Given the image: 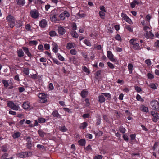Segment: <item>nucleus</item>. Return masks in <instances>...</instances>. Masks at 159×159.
I'll use <instances>...</instances> for the list:
<instances>
[{
    "instance_id": "nucleus-29",
    "label": "nucleus",
    "mask_w": 159,
    "mask_h": 159,
    "mask_svg": "<svg viewBox=\"0 0 159 159\" xmlns=\"http://www.w3.org/2000/svg\"><path fill=\"white\" fill-rule=\"evenodd\" d=\"M38 43V42L36 40L31 41L29 42V44L30 45H36Z\"/></svg>"
},
{
    "instance_id": "nucleus-19",
    "label": "nucleus",
    "mask_w": 159,
    "mask_h": 159,
    "mask_svg": "<svg viewBox=\"0 0 159 159\" xmlns=\"http://www.w3.org/2000/svg\"><path fill=\"white\" fill-rule=\"evenodd\" d=\"M78 143L81 146H84L86 143V141L84 139H81L79 140Z\"/></svg>"
},
{
    "instance_id": "nucleus-54",
    "label": "nucleus",
    "mask_w": 159,
    "mask_h": 159,
    "mask_svg": "<svg viewBox=\"0 0 159 159\" xmlns=\"http://www.w3.org/2000/svg\"><path fill=\"white\" fill-rule=\"evenodd\" d=\"M85 43L88 46H90L91 45L90 42L87 40H85L84 41Z\"/></svg>"
},
{
    "instance_id": "nucleus-5",
    "label": "nucleus",
    "mask_w": 159,
    "mask_h": 159,
    "mask_svg": "<svg viewBox=\"0 0 159 159\" xmlns=\"http://www.w3.org/2000/svg\"><path fill=\"white\" fill-rule=\"evenodd\" d=\"M30 14L31 16L34 19H37L39 16L38 12L36 9L31 10L30 12Z\"/></svg>"
},
{
    "instance_id": "nucleus-12",
    "label": "nucleus",
    "mask_w": 159,
    "mask_h": 159,
    "mask_svg": "<svg viewBox=\"0 0 159 159\" xmlns=\"http://www.w3.org/2000/svg\"><path fill=\"white\" fill-rule=\"evenodd\" d=\"M88 92L87 91L82 90L80 93V95L83 98H85L88 95Z\"/></svg>"
},
{
    "instance_id": "nucleus-41",
    "label": "nucleus",
    "mask_w": 159,
    "mask_h": 159,
    "mask_svg": "<svg viewBox=\"0 0 159 159\" xmlns=\"http://www.w3.org/2000/svg\"><path fill=\"white\" fill-rule=\"evenodd\" d=\"M105 12L100 11L99 12V14L102 18L104 19L103 16L105 15Z\"/></svg>"
},
{
    "instance_id": "nucleus-26",
    "label": "nucleus",
    "mask_w": 159,
    "mask_h": 159,
    "mask_svg": "<svg viewBox=\"0 0 159 159\" xmlns=\"http://www.w3.org/2000/svg\"><path fill=\"white\" fill-rule=\"evenodd\" d=\"M20 133L19 132H16L13 135V137L14 138H16L20 136Z\"/></svg>"
},
{
    "instance_id": "nucleus-45",
    "label": "nucleus",
    "mask_w": 159,
    "mask_h": 159,
    "mask_svg": "<svg viewBox=\"0 0 159 159\" xmlns=\"http://www.w3.org/2000/svg\"><path fill=\"white\" fill-rule=\"evenodd\" d=\"M83 70L86 72L88 73V74L90 73L89 70L85 66H84L83 69Z\"/></svg>"
},
{
    "instance_id": "nucleus-16",
    "label": "nucleus",
    "mask_w": 159,
    "mask_h": 159,
    "mask_svg": "<svg viewBox=\"0 0 159 159\" xmlns=\"http://www.w3.org/2000/svg\"><path fill=\"white\" fill-rule=\"evenodd\" d=\"M141 110L145 112H148V107H145L143 105H141Z\"/></svg>"
},
{
    "instance_id": "nucleus-10",
    "label": "nucleus",
    "mask_w": 159,
    "mask_h": 159,
    "mask_svg": "<svg viewBox=\"0 0 159 159\" xmlns=\"http://www.w3.org/2000/svg\"><path fill=\"white\" fill-rule=\"evenodd\" d=\"M47 25V22L45 19H43L39 22V26L41 28H44Z\"/></svg>"
},
{
    "instance_id": "nucleus-63",
    "label": "nucleus",
    "mask_w": 159,
    "mask_h": 159,
    "mask_svg": "<svg viewBox=\"0 0 159 159\" xmlns=\"http://www.w3.org/2000/svg\"><path fill=\"white\" fill-rule=\"evenodd\" d=\"M89 116V114L88 113L85 114L82 116V117L84 118H88Z\"/></svg>"
},
{
    "instance_id": "nucleus-61",
    "label": "nucleus",
    "mask_w": 159,
    "mask_h": 159,
    "mask_svg": "<svg viewBox=\"0 0 159 159\" xmlns=\"http://www.w3.org/2000/svg\"><path fill=\"white\" fill-rule=\"evenodd\" d=\"M22 23L20 21H19L17 22V24H16L17 27V28H19L22 26Z\"/></svg>"
},
{
    "instance_id": "nucleus-52",
    "label": "nucleus",
    "mask_w": 159,
    "mask_h": 159,
    "mask_svg": "<svg viewBox=\"0 0 159 159\" xmlns=\"http://www.w3.org/2000/svg\"><path fill=\"white\" fill-rule=\"evenodd\" d=\"M70 53L72 55H75L77 53V51L75 50L72 49L70 50Z\"/></svg>"
},
{
    "instance_id": "nucleus-13",
    "label": "nucleus",
    "mask_w": 159,
    "mask_h": 159,
    "mask_svg": "<svg viewBox=\"0 0 159 159\" xmlns=\"http://www.w3.org/2000/svg\"><path fill=\"white\" fill-rule=\"evenodd\" d=\"M18 56L19 57H22L24 56V52L21 49H19L17 51Z\"/></svg>"
},
{
    "instance_id": "nucleus-50",
    "label": "nucleus",
    "mask_w": 159,
    "mask_h": 159,
    "mask_svg": "<svg viewBox=\"0 0 159 159\" xmlns=\"http://www.w3.org/2000/svg\"><path fill=\"white\" fill-rule=\"evenodd\" d=\"M149 86L151 87V88L153 89H157L156 86L154 84H150L149 85Z\"/></svg>"
},
{
    "instance_id": "nucleus-33",
    "label": "nucleus",
    "mask_w": 159,
    "mask_h": 159,
    "mask_svg": "<svg viewBox=\"0 0 159 159\" xmlns=\"http://www.w3.org/2000/svg\"><path fill=\"white\" fill-rule=\"evenodd\" d=\"M140 46L138 43L133 44V48L135 50H138Z\"/></svg>"
},
{
    "instance_id": "nucleus-62",
    "label": "nucleus",
    "mask_w": 159,
    "mask_h": 159,
    "mask_svg": "<svg viewBox=\"0 0 159 159\" xmlns=\"http://www.w3.org/2000/svg\"><path fill=\"white\" fill-rule=\"evenodd\" d=\"M102 157L101 155H98L94 157V159H102Z\"/></svg>"
},
{
    "instance_id": "nucleus-7",
    "label": "nucleus",
    "mask_w": 159,
    "mask_h": 159,
    "mask_svg": "<svg viewBox=\"0 0 159 159\" xmlns=\"http://www.w3.org/2000/svg\"><path fill=\"white\" fill-rule=\"evenodd\" d=\"M58 31L60 34L63 35L66 33V30L64 27L60 26L58 28Z\"/></svg>"
},
{
    "instance_id": "nucleus-34",
    "label": "nucleus",
    "mask_w": 159,
    "mask_h": 159,
    "mask_svg": "<svg viewBox=\"0 0 159 159\" xmlns=\"http://www.w3.org/2000/svg\"><path fill=\"white\" fill-rule=\"evenodd\" d=\"M136 99L140 101L141 102H143L144 101V99L143 98H142L141 97V96L139 94H137V95Z\"/></svg>"
},
{
    "instance_id": "nucleus-4",
    "label": "nucleus",
    "mask_w": 159,
    "mask_h": 159,
    "mask_svg": "<svg viewBox=\"0 0 159 159\" xmlns=\"http://www.w3.org/2000/svg\"><path fill=\"white\" fill-rule=\"evenodd\" d=\"M151 114L153 116V121L155 122L157 121L158 119H159V114L154 111H152L151 112Z\"/></svg>"
},
{
    "instance_id": "nucleus-59",
    "label": "nucleus",
    "mask_w": 159,
    "mask_h": 159,
    "mask_svg": "<svg viewBox=\"0 0 159 159\" xmlns=\"http://www.w3.org/2000/svg\"><path fill=\"white\" fill-rule=\"evenodd\" d=\"M11 109L14 110H18V107L16 105H15V104H14V105H13Z\"/></svg>"
},
{
    "instance_id": "nucleus-18",
    "label": "nucleus",
    "mask_w": 159,
    "mask_h": 159,
    "mask_svg": "<svg viewBox=\"0 0 159 159\" xmlns=\"http://www.w3.org/2000/svg\"><path fill=\"white\" fill-rule=\"evenodd\" d=\"M98 101L100 103H103L105 101V98L104 97V96L103 95H100L98 97Z\"/></svg>"
},
{
    "instance_id": "nucleus-3",
    "label": "nucleus",
    "mask_w": 159,
    "mask_h": 159,
    "mask_svg": "<svg viewBox=\"0 0 159 159\" xmlns=\"http://www.w3.org/2000/svg\"><path fill=\"white\" fill-rule=\"evenodd\" d=\"M151 104L153 109L159 110V103L156 100L152 101Z\"/></svg>"
},
{
    "instance_id": "nucleus-46",
    "label": "nucleus",
    "mask_w": 159,
    "mask_h": 159,
    "mask_svg": "<svg viewBox=\"0 0 159 159\" xmlns=\"http://www.w3.org/2000/svg\"><path fill=\"white\" fill-rule=\"evenodd\" d=\"M135 90L138 92H139L141 91V88L137 86H135L134 87Z\"/></svg>"
},
{
    "instance_id": "nucleus-20",
    "label": "nucleus",
    "mask_w": 159,
    "mask_h": 159,
    "mask_svg": "<svg viewBox=\"0 0 159 159\" xmlns=\"http://www.w3.org/2000/svg\"><path fill=\"white\" fill-rule=\"evenodd\" d=\"M38 132L39 135L42 137H43L46 134V133L40 129L39 130Z\"/></svg>"
},
{
    "instance_id": "nucleus-8",
    "label": "nucleus",
    "mask_w": 159,
    "mask_h": 159,
    "mask_svg": "<svg viewBox=\"0 0 159 159\" xmlns=\"http://www.w3.org/2000/svg\"><path fill=\"white\" fill-rule=\"evenodd\" d=\"M26 140L27 141L26 143L27 148L29 149H30L32 146L31 137L30 136L27 137L26 138Z\"/></svg>"
},
{
    "instance_id": "nucleus-57",
    "label": "nucleus",
    "mask_w": 159,
    "mask_h": 159,
    "mask_svg": "<svg viewBox=\"0 0 159 159\" xmlns=\"http://www.w3.org/2000/svg\"><path fill=\"white\" fill-rule=\"evenodd\" d=\"M125 20L130 24H132V21L128 17Z\"/></svg>"
},
{
    "instance_id": "nucleus-14",
    "label": "nucleus",
    "mask_w": 159,
    "mask_h": 159,
    "mask_svg": "<svg viewBox=\"0 0 159 159\" xmlns=\"http://www.w3.org/2000/svg\"><path fill=\"white\" fill-rule=\"evenodd\" d=\"M52 45L53 46V47L52 49L53 51L55 53H57L58 50V45L56 43H54L52 44Z\"/></svg>"
},
{
    "instance_id": "nucleus-39",
    "label": "nucleus",
    "mask_w": 159,
    "mask_h": 159,
    "mask_svg": "<svg viewBox=\"0 0 159 159\" xmlns=\"http://www.w3.org/2000/svg\"><path fill=\"white\" fill-rule=\"evenodd\" d=\"M46 121V120L43 118H39L38 119V122L40 123H44Z\"/></svg>"
},
{
    "instance_id": "nucleus-21",
    "label": "nucleus",
    "mask_w": 159,
    "mask_h": 159,
    "mask_svg": "<svg viewBox=\"0 0 159 159\" xmlns=\"http://www.w3.org/2000/svg\"><path fill=\"white\" fill-rule=\"evenodd\" d=\"M52 115L54 117L57 118L59 116H61L58 113V111L56 110L53 111L52 113Z\"/></svg>"
},
{
    "instance_id": "nucleus-2",
    "label": "nucleus",
    "mask_w": 159,
    "mask_h": 159,
    "mask_svg": "<svg viewBox=\"0 0 159 159\" xmlns=\"http://www.w3.org/2000/svg\"><path fill=\"white\" fill-rule=\"evenodd\" d=\"M47 95L44 93H40L39 94L38 96L40 98L39 102L41 103H45L47 100L46 98Z\"/></svg>"
},
{
    "instance_id": "nucleus-37",
    "label": "nucleus",
    "mask_w": 159,
    "mask_h": 159,
    "mask_svg": "<svg viewBox=\"0 0 159 159\" xmlns=\"http://www.w3.org/2000/svg\"><path fill=\"white\" fill-rule=\"evenodd\" d=\"M60 19L62 20H63L65 18V15L64 12L63 13H61L59 16Z\"/></svg>"
},
{
    "instance_id": "nucleus-36",
    "label": "nucleus",
    "mask_w": 159,
    "mask_h": 159,
    "mask_svg": "<svg viewBox=\"0 0 159 159\" xmlns=\"http://www.w3.org/2000/svg\"><path fill=\"white\" fill-rule=\"evenodd\" d=\"M23 72L26 75H28L29 73V69L28 68H25L23 70Z\"/></svg>"
},
{
    "instance_id": "nucleus-48",
    "label": "nucleus",
    "mask_w": 159,
    "mask_h": 159,
    "mask_svg": "<svg viewBox=\"0 0 159 159\" xmlns=\"http://www.w3.org/2000/svg\"><path fill=\"white\" fill-rule=\"evenodd\" d=\"M58 57L59 59L61 61H63L64 60V58L60 54L58 53Z\"/></svg>"
},
{
    "instance_id": "nucleus-43",
    "label": "nucleus",
    "mask_w": 159,
    "mask_h": 159,
    "mask_svg": "<svg viewBox=\"0 0 159 159\" xmlns=\"http://www.w3.org/2000/svg\"><path fill=\"white\" fill-rule=\"evenodd\" d=\"M125 27L126 29L128 31L130 32H132L133 31L132 29L131 28V27L129 25H126L125 26Z\"/></svg>"
},
{
    "instance_id": "nucleus-44",
    "label": "nucleus",
    "mask_w": 159,
    "mask_h": 159,
    "mask_svg": "<svg viewBox=\"0 0 159 159\" xmlns=\"http://www.w3.org/2000/svg\"><path fill=\"white\" fill-rule=\"evenodd\" d=\"M121 16L124 20H125L128 17L127 15L123 13H121Z\"/></svg>"
},
{
    "instance_id": "nucleus-64",
    "label": "nucleus",
    "mask_w": 159,
    "mask_h": 159,
    "mask_svg": "<svg viewBox=\"0 0 159 159\" xmlns=\"http://www.w3.org/2000/svg\"><path fill=\"white\" fill-rule=\"evenodd\" d=\"M19 92L20 93L24 91L25 90V89L24 87H20L19 88Z\"/></svg>"
},
{
    "instance_id": "nucleus-9",
    "label": "nucleus",
    "mask_w": 159,
    "mask_h": 159,
    "mask_svg": "<svg viewBox=\"0 0 159 159\" xmlns=\"http://www.w3.org/2000/svg\"><path fill=\"white\" fill-rule=\"evenodd\" d=\"M58 15L57 14H51L50 16V18L52 21L55 22L57 21Z\"/></svg>"
},
{
    "instance_id": "nucleus-6",
    "label": "nucleus",
    "mask_w": 159,
    "mask_h": 159,
    "mask_svg": "<svg viewBox=\"0 0 159 159\" xmlns=\"http://www.w3.org/2000/svg\"><path fill=\"white\" fill-rule=\"evenodd\" d=\"M107 57L112 62L116 61V59L114 58V56L110 51H108L107 52Z\"/></svg>"
},
{
    "instance_id": "nucleus-1",
    "label": "nucleus",
    "mask_w": 159,
    "mask_h": 159,
    "mask_svg": "<svg viewBox=\"0 0 159 159\" xmlns=\"http://www.w3.org/2000/svg\"><path fill=\"white\" fill-rule=\"evenodd\" d=\"M6 20L9 23V25L10 28H12L15 26L16 22L15 18L11 15H9L7 16Z\"/></svg>"
},
{
    "instance_id": "nucleus-28",
    "label": "nucleus",
    "mask_w": 159,
    "mask_h": 159,
    "mask_svg": "<svg viewBox=\"0 0 159 159\" xmlns=\"http://www.w3.org/2000/svg\"><path fill=\"white\" fill-rule=\"evenodd\" d=\"M14 103L12 101H9L7 102V106L11 108L13 105H14Z\"/></svg>"
},
{
    "instance_id": "nucleus-40",
    "label": "nucleus",
    "mask_w": 159,
    "mask_h": 159,
    "mask_svg": "<svg viewBox=\"0 0 159 159\" xmlns=\"http://www.w3.org/2000/svg\"><path fill=\"white\" fill-rule=\"evenodd\" d=\"M147 76L148 78L150 79H152L154 78L153 75L150 73H148L147 74Z\"/></svg>"
},
{
    "instance_id": "nucleus-47",
    "label": "nucleus",
    "mask_w": 159,
    "mask_h": 159,
    "mask_svg": "<svg viewBox=\"0 0 159 159\" xmlns=\"http://www.w3.org/2000/svg\"><path fill=\"white\" fill-rule=\"evenodd\" d=\"M44 48L46 50H48L50 48V45L48 44H45L44 45Z\"/></svg>"
},
{
    "instance_id": "nucleus-42",
    "label": "nucleus",
    "mask_w": 159,
    "mask_h": 159,
    "mask_svg": "<svg viewBox=\"0 0 159 159\" xmlns=\"http://www.w3.org/2000/svg\"><path fill=\"white\" fill-rule=\"evenodd\" d=\"M107 64L109 67L110 68L112 69L114 68V66L112 63L110 62H108Z\"/></svg>"
},
{
    "instance_id": "nucleus-24",
    "label": "nucleus",
    "mask_w": 159,
    "mask_h": 159,
    "mask_svg": "<svg viewBox=\"0 0 159 159\" xmlns=\"http://www.w3.org/2000/svg\"><path fill=\"white\" fill-rule=\"evenodd\" d=\"M29 107V105L27 102H24L22 105V107L25 109H28Z\"/></svg>"
},
{
    "instance_id": "nucleus-56",
    "label": "nucleus",
    "mask_w": 159,
    "mask_h": 159,
    "mask_svg": "<svg viewBox=\"0 0 159 159\" xmlns=\"http://www.w3.org/2000/svg\"><path fill=\"white\" fill-rule=\"evenodd\" d=\"M135 134H132L130 135V137L131 140H133L135 139Z\"/></svg>"
},
{
    "instance_id": "nucleus-31",
    "label": "nucleus",
    "mask_w": 159,
    "mask_h": 159,
    "mask_svg": "<svg viewBox=\"0 0 159 159\" xmlns=\"http://www.w3.org/2000/svg\"><path fill=\"white\" fill-rule=\"evenodd\" d=\"M2 82L5 87H7L8 86L9 84L7 81L4 80H2Z\"/></svg>"
},
{
    "instance_id": "nucleus-30",
    "label": "nucleus",
    "mask_w": 159,
    "mask_h": 159,
    "mask_svg": "<svg viewBox=\"0 0 159 159\" xmlns=\"http://www.w3.org/2000/svg\"><path fill=\"white\" fill-rule=\"evenodd\" d=\"M88 125L87 123L86 122H84L81 124V126L80 127V128L84 129Z\"/></svg>"
},
{
    "instance_id": "nucleus-60",
    "label": "nucleus",
    "mask_w": 159,
    "mask_h": 159,
    "mask_svg": "<svg viewBox=\"0 0 159 159\" xmlns=\"http://www.w3.org/2000/svg\"><path fill=\"white\" fill-rule=\"evenodd\" d=\"M123 138L124 139L125 141H128L129 140L128 137L127 135H126L125 134L123 135Z\"/></svg>"
},
{
    "instance_id": "nucleus-32",
    "label": "nucleus",
    "mask_w": 159,
    "mask_h": 159,
    "mask_svg": "<svg viewBox=\"0 0 159 159\" xmlns=\"http://www.w3.org/2000/svg\"><path fill=\"white\" fill-rule=\"evenodd\" d=\"M56 33L55 31H51L49 33V35L50 36L53 37L56 35Z\"/></svg>"
},
{
    "instance_id": "nucleus-22",
    "label": "nucleus",
    "mask_w": 159,
    "mask_h": 159,
    "mask_svg": "<svg viewBox=\"0 0 159 159\" xmlns=\"http://www.w3.org/2000/svg\"><path fill=\"white\" fill-rule=\"evenodd\" d=\"M133 65L131 63H129L128 65V68L129 74H131L132 72Z\"/></svg>"
},
{
    "instance_id": "nucleus-15",
    "label": "nucleus",
    "mask_w": 159,
    "mask_h": 159,
    "mask_svg": "<svg viewBox=\"0 0 159 159\" xmlns=\"http://www.w3.org/2000/svg\"><path fill=\"white\" fill-rule=\"evenodd\" d=\"M17 5L19 6H23L25 3V0H16Z\"/></svg>"
},
{
    "instance_id": "nucleus-35",
    "label": "nucleus",
    "mask_w": 159,
    "mask_h": 159,
    "mask_svg": "<svg viewBox=\"0 0 159 159\" xmlns=\"http://www.w3.org/2000/svg\"><path fill=\"white\" fill-rule=\"evenodd\" d=\"M101 118L100 116H98V119L97 120L96 124L97 125H99L101 123Z\"/></svg>"
},
{
    "instance_id": "nucleus-53",
    "label": "nucleus",
    "mask_w": 159,
    "mask_h": 159,
    "mask_svg": "<svg viewBox=\"0 0 159 159\" xmlns=\"http://www.w3.org/2000/svg\"><path fill=\"white\" fill-rule=\"evenodd\" d=\"M135 2L134 0L133 1L130 3V6L131 8H134L135 7Z\"/></svg>"
},
{
    "instance_id": "nucleus-38",
    "label": "nucleus",
    "mask_w": 159,
    "mask_h": 159,
    "mask_svg": "<svg viewBox=\"0 0 159 159\" xmlns=\"http://www.w3.org/2000/svg\"><path fill=\"white\" fill-rule=\"evenodd\" d=\"M102 94H103L105 97H107L108 100H110L111 98V95L109 93H102Z\"/></svg>"
},
{
    "instance_id": "nucleus-17",
    "label": "nucleus",
    "mask_w": 159,
    "mask_h": 159,
    "mask_svg": "<svg viewBox=\"0 0 159 159\" xmlns=\"http://www.w3.org/2000/svg\"><path fill=\"white\" fill-rule=\"evenodd\" d=\"M27 154H26L25 152H21L18 154V157L20 158H25L27 157Z\"/></svg>"
},
{
    "instance_id": "nucleus-49",
    "label": "nucleus",
    "mask_w": 159,
    "mask_h": 159,
    "mask_svg": "<svg viewBox=\"0 0 159 159\" xmlns=\"http://www.w3.org/2000/svg\"><path fill=\"white\" fill-rule=\"evenodd\" d=\"M119 130L121 132L124 134L125 132V129L123 127H121L119 128Z\"/></svg>"
},
{
    "instance_id": "nucleus-27",
    "label": "nucleus",
    "mask_w": 159,
    "mask_h": 159,
    "mask_svg": "<svg viewBox=\"0 0 159 159\" xmlns=\"http://www.w3.org/2000/svg\"><path fill=\"white\" fill-rule=\"evenodd\" d=\"M66 48L68 49H70L72 48H74V46L72 43H68L67 44Z\"/></svg>"
},
{
    "instance_id": "nucleus-51",
    "label": "nucleus",
    "mask_w": 159,
    "mask_h": 159,
    "mask_svg": "<svg viewBox=\"0 0 159 159\" xmlns=\"http://www.w3.org/2000/svg\"><path fill=\"white\" fill-rule=\"evenodd\" d=\"M115 39L116 40L120 41L121 39V38L120 35L117 34L115 37Z\"/></svg>"
},
{
    "instance_id": "nucleus-58",
    "label": "nucleus",
    "mask_w": 159,
    "mask_h": 159,
    "mask_svg": "<svg viewBox=\"0 0 159 159\" xmlns=\"http://www.w3.org/2000/svg\"><path fill=\"white\" fill-rule=\"evenodd\" d=\"M77 29L76 23H73L72 24V29L74 30H76Z\"/></svg>"
},
{
    "instance_id": "nucleus-25",
    "label": "nucleus",
    "mask_w": 159,
    "mask_h": 159,
    "mask_svg": "<svg viewBox=\"0 0 159 159\" xmlns=\"http://www.w3.org/2000/svg\"><path fill=\"white\" fill-rule=\"evenodd\" d=\"M103 119L105 120L107 122H108V123L110 124L111 122L109 121L108 117L107 116V115H103Z\"/></svg>"
},
{
    "instance_id": "nucleus-23",
    "label": "nucleus",
    "mask_w": 159,
    "mask_h": 159,
    "mask_svg": "<svg viewBox=\"0 0 159 159\" xmlns=\"http://www.w3.org/2000/svg\"><path fill=\"white\" fill-rule=\"evenodd\" d=\"M71 34L73 37L75 38H78L79 36L78 34L75 31H71Z\"/></svg>"
},
{
    "instance_id": "nucleus-55",
    "label": "nucleus",
    "mask_w": 159,
    "mask_h": 159,
    "mask_svg": "<svg viewBox=\"0 0 159 159\" xmlns=\"http://www.w3.org/2000/svg\"><path fill=\"white\" fill-rule=\"evenodd\" d=\"M49 87L50 90H52L54 89V87L53 86V84L52 83H50L49 84Z\"/></svg>"
},
{
    "instance_id": "nucleus-11",
    "label": "nucleus",
    "mask_w": 159,
    "mask_h": 159,
    "mask_svg": "<svg viewBox=\"0 0 159 159\" xmlns=\"http://www.w3.org/2000/svg\"><path fill=\"white\" fill-rule=\"evenodd\" d=\"M23 50L27 54V56L29 57H31L32 56V55L29 52V49L28 48L25 47H23L22 48Z\"/></svg>"
}]
</instances>
